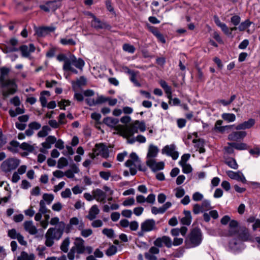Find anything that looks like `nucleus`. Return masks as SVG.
I'll use <instances>...</instances> for the list:
<instances>
[{
	"mask_svg": "<svg viewBox=\"0 0 260 260\" xmlns=\"http://www.w3.org/2000/svg\"><path fill=\"white\" fill-rule=\"evenodd\" d=\"M66 224L63 221H60L56 228H49L46 235L45 245L51 247L54 244V240H59L62 237L64 230Z\"/></svg>",
	"mask_w": 260,
	"mask_h": 260,
	"instance_id": "f257e3e1",
	"label": "nucleus"
},
{
	"mask_svg": "<svg viewBox=\"0 0 260 260\" xmlns=\"http://www.w3.org/2000/svg\"><path fill=\"white\" fill-rule=\"evenodd\" d=\"M203 240V235L200 229L194 228L191 230L186 240V244L192 248L199 246Z\"/></svg>",
	"mask_w": 260,
	"mask_h": 260,
	"instance_id": "f03ea898",
	"label": "nucleus"
},
{
	"mask_svg": "<svg viewBox=\"0 0 260 260\" xmlns=\"http://www.w3.org/2000/svg\"><path fill=\"white\" fill-rule=\"evenodd\" d=\"M85 64L84 60L81 58L77 59L75 56L73 55L69 58V60L66 61L63 66V70L64 71H71L76 74H78V71L72 66H74L78 69H82Z\"/></svg>",
	"mask_w": 260,
	"mask_h": 260,
	"instance_id": "7ed1b4c3",
	"label": "nucleus"
},
{
	"mask_svg": "<svg viewBox=\"0 0 260 260\" xmlns=\"http://www.w3.org/2000/svg\"><path fill=\"white\" fill-rule=\"evenodd\" d=\"M157 230L155 221L153 219H147L141 223V230L138 232L137 235L139 237H142L145 233Z\"/></svg>",
	"mask_w": 260,
	"mask_h": 260,
	"instance_id": "20e7f679",
	"label": "nucleus"
},
{
	"mask_svg": "<svg viewBox=\"0 0 260 260\" xmlns=\"http://www.w3.org/2000/svg\"><path fill=\"white\" fill-rule=\"evenodd\" d=\"M139 130L141 132H144L146 130V125L144 121H135L126 128L125 133L127 137H131L134 134L138 133Z\"/></svg>",
	"mask_w": 260,
	"mask_h": 260,
	"instance_id": "39448f33",
	"label": "nucleus"
},
{
	"mask_svg": "<svg viewBox=\"0 0 260 260\" xmlns=\"http://www.w3.org/2000/svg\"><path fill=\"white\" fill-rule=\"evenodd\" d=\"M20 160L16 158H9L1 164V168L5 173H9L15 170L19 165Z\"/></svg>",
	"mask_w": 260,
	"mask_h": 260,
	"instance_id": "423d86ee",
	"label": "nucleus"
},
{
	"mask_svg": "<svg viewBox=\"0 0 260 260\" xmlns=\"http://www.w3.org/2000/svg\"><path fill=\"white\" fill-rule=\"evenodd\" d=\"M154 245L157 247H162L164 245L170 248L172 246V241L170 237L163 236L155 239L153 242Z\"/></svg>",
	"mask_w": 260,
	"mask_h": 260,
	"instance_id": "0eeeda50",
	"label": "nucleus"
},
{
	"mask_svg": "<svg viewBox=\"0 0 260 260\" xmlns=\"http://www.w3.org/2000/svg\"><path fill=\"white\" fill-rule=\"evenodd\" d=\"M3 87H9L6 91H4L3 93V95L7 98L11 94L15 93L17 90V86L14 82L11 80H5L2 85Z\"/></svg>",
	"mask_w": 260,
	"mask_h": 260,
	"instance_id": "6e6552de",
	"label": "nucleus"
},
{
	"mask_svg": "<svg viewBox=\"0 0 260 260\" xmlns=\"http://www.w3.org/2000/svg\"><path fill=\"white\" fill-rule=\"evenodd\" d=\"M89 15L93 18L91 25L92 27L96 29H108L111 28V26L106 22L101 21L99 18H96L93 14L90 13Z\"/></svg>",
	"mask_w": 260,
	"mask_h": 260,
	"instance_id": "1a4fd4ad",
	"label": "nucleus"
},
{
	"mask_svg": "<svg viewBox=\"0 0 260 260\" xmlns=\"http://www.w3.org/2000/svg\"><path fill=\"white\" fill-rule=\"evenodd\" d=\"M146 165L153 172L163 170L165 167V164L163 161L156 162L154 159H149L146 161Z\"/></svg>",
	"mask_w": 260,
	"mask_h": 260,
	"instance_id": "9d476101",
	"label": "nucleus"
},
{
	"mask_svg": "<svg viewBox=\"0 0 260 260\" xmlns=\"http://www.w3.org/2000/svg\"><path fill=\"white\" fill-rule=\"evenodd\" d=\"M175 146L174 144H171L170 145H166L162 149V153L166 154L167 155L172 157L173 159L176 160L178 157V152L175 151Z\"/></svg>",
	"mask_w": 260,
	"mask_h": 260,
	"instance_id": "9b49d317",
	"label": "nucleus"
},
{
	"mask_svg": "<svg viewBox=\"0 0 260 260\" xmlns=\"http://www.w3.org/2000/svg\"><path fill=\"white\" fill-rule=\"evenodd\" d=\"M229 247L233 251H239L243 249L245 247L244 244L240 239L234 238L229 242Z\"/></svg>",
	"mask_w": 260,
	"mask_h": 260,
	"instance_id": "f8f14e48",
	"label": "nucleus"
},
{
	"mask_svg": "<svg viewBox=\"0 0 260 260\" xmlns=\"http://www.w3.org/2000/svg\"><path fill=\"white\" fill-rule=\"evenodd\" d=\"M228 176L232 179H235L239 181H241L243 183H246L247 181L243 174L240 171L235 172L232 171H226Z\"/></svg>",
	"mask_w": 260,
	"mask_h": 260,
	"instance_id": "ddd939ff",
	"label": "nucleus"
},
{
	"mask_svg": "<svg viewBox=\"0 0 260 260\" xmlns=\"http://www.w3.org/2000/svg\"><path fill=\"white\" fill-rule=\"evenodd\" d=\"M92 193L94 197V199L98 202L105 203L106 198V193L105 192L99 188H96L92 190Z\"/></svg>",
	"mask_w": 260,
	"mask_h": 260,
	"instance_id": "4468645a",
	"label": "nucleus"
},
{
	"mask_svg": "<svg viewBox=\"0 0 260 260\" xmlns=\"http://www.w3.org/2000/svg\"><path fill=\"white\" fill-rule=\"evenodd\" d=\"M95 147L99 151V154H100L103 157L107 158L109 156V149L106 145L103 143L96 144Z\"/></svg>",
	"mask_w": 260,
	"mask_h": 260,
	"instance_id": "2eb2a0df",
	"label": "nucleus"
},
{
	"mask_svg": "<svg viewBox=\"0 0 260 260\" xmlns=\"http://www.w3.org/2000/svg\"><path fill=\"white\" fill-rule=\"evenodd\" d=\"M255 122V121L254 119L250 118L247 121L238 124L236 126V129L237 130H240L250 128L254 125Z\"/></svg>",
	"mask_w": 260,
	"mask_h": 260,
	"instance_id": "dca6fc26",
	"label": "nucleus"
},
{
	"mask_svg": "<svg viewBox=\"0 0 260 260\" xmlns=\"http://www.w3.org/2000/svg\"><path fill=\"white\" fill-rule=\"evenodd\" d=\"M159 152V149L156 146L150 144L148 147L147 158L149 159H153L157 156Z\"/></svg>",
	"mask_w": 260,
	"mask_h": 260,
	"instance_id": "f3484780",
	"label": "nucleus"
},
{
	"mask_svg": "<svg viewBox=\"0 0 260 260\" xmlns=\"http://www.w3.org/2000/svg\"><path fill=\"white\" fill-rule=\"evenodd\" d=\"M246 135L244 131L234 132L228 136V139L231 141H237L239 139H243Z\"/></svg>",
	"mask_w": 260,
	"mask_h": 260,
	"instance_id": "a211bd4d",
	"label": "nucleus"
},
{
	"mask_svg": "<svg viewBox=\"0 0 260 260\" xmlns=\"http://www.w3.org/2000/svg\"><path fill=\"white\" fill-rule=\"evenodd\" d=\"M84 244V241L81 238L79 237L76 238L75 245L76 246L77 252L78 254H82L84 253L85 250Z\"/></svg>",
	"mask_w": 260,
	"mask_h": 260,
	"instance_id": "6ab92c4d",
	"label": "nucleus"
},
{
	"mask_svg": "<svg viewBox=\"0 0 260 260\" xmlns=\"http://www.w3.org/2000/svg\"><path fill=\"white\" fill-rule=\"evenodd\" d=\"M100 213V210L97 205L92 206L89 210L88 214L86 216V218L89 220H93L96 217V215Z\"/></svg>",
	"mask_w": 260,
	"mask_h": 260,
	"instance_id": "aec40b11",
	"label": "nucleus"
},
{
	"mask_svg": "<svg viewBox=\"0 0 260 260\" xmlns=\"http://www.w3.org/2000/svg\"><path fill=\"white\" fill-rule=\"evenodd\" d=\"M236 237L238 239H240L242 242L251 240L250 236L247 230L240 231Z\"/></svg>",
	"mask_w": 260,
	"mask_h": 260,
	"instance_id": "412c9836",
	"label": "nucleus"
},
{
	"mask_svg": "<svg viewBox=\"0 0 260 260\" xmlns=\"http://www.w3.org/2000/svg\"><path fill=\"white\" fill-rule=\"evenodd\" d=\"M185 216L181 219L180 222L183 225H189L191 222L192 217L190 211L184 210Z\"/></svg>",
	"mask_w": 260,
	"mask_h": 260,
	"instance_id": "4be33fe9",
	"label": "nucleus"
},
{
	"mask_svg": "<svg viewBox=\"0 0 260 260\" xmlns=\"http://www.w3.org/2000/svg\"><path fill=\"white\" fill-rule=\"evenodd\" d=\"M85 224L84 222H81L80 226H78V230L81 231V235L84 238H87L91 235L93 233V231L90 229H84Z\"/></svg>",
	"mask_w": 260,
	"mask_h": 260,
	"instance_id": "5701e85b",
	"label": "nucleus"
},
{
	"mask_svg": "<svg viewBox=\"0 0 260 260\" xmlns=\"http://www.w3.org/2000/svg\"><path fill=\"white\" fill-rule=\"evenodd\" d=\"M222 121L221 120H217L215 125L214 129L219 132L223 133L225 131L230 129L233 127V125H226V126H221L222 123Z\"/></svg>",
	"mask_w": 260,
	"mask_h": 260,
	"instance_id": "b1692460",
	"label": "nucleus"
},
{
	"mask_svg": "<svg viewBox=\"0 0 260 260\" xmlns=\"http://www.w3.org/2000/svg\"><path fill=\"white\" fill-rule=\"evenodd\" d=\"M19 51L21 52V55L24 57H27L29 55V51L32 50V44H29V49L27 46L23 45L18 48Z\"/></svg>",
	"mask_w": 260,
	"mask_h": 260,
	"instance_id": "393cba45",
	"label": "nucleus"
},
{
	"mask_svg": "<svg viewBox=\"0 0 260 260\" xmlns=\"http://www.w3.org/2000/svg\"><path fill=\"white\" fill-rule=\"evenodd\" d=\"M103 122L111 127H114L119 122V120L117 118L107 117L103 119Z\"/></svg>",
	"mask_w": 260,
	"mask_h": 260,
	"instance_id": "a878e982",
	"label": "nucleus"
},
{
	"mask_svg": "<svg viewBox=\"0 0 260 260\" xmlns=\"http://www.w3.org/2000/svg\"><path fill=\"white\" fill-rule=\"evenodd\" d=\"M47 4L49 5L50 11H55L61 6V3L59 0L48 1Z\"/></svg>",
	"mask_w": 260,
	"mask_h": 260,
	"instance_id": "bb28decb",
	"label": "nucleus"
},
{
	"mask_svg": "<svg viewBox=\"0 0 260 260\" xmlns=\"http://www.w3.org/2000/svg\"><path fill=\"white\" fill-rule=\"evenodd\" d=\"M192 142L196 144L195 147L199 149L200 153H204L205 151V149L204 148V141L203 140L201 139H193Z\"/></svg>",
	"mask_w": 260,
	"mask_h": 260,
	"instance_id": "cd10ccee",
	"label": "nucleus"
},
{
	"mask_svg": "<svg viewBox=\"0 0 260 260\" xmlns=\"http://www.w3.org/2000/svg\"><path fill=\"white\" fill-rule=\"evenodd\" d=\"M130 158H131L130 160H132L133 161H134V162H135L136 164H137L138 165V167L139 170L143 171H146L145 168L144 169H143L141 168V165H140L141 161H140L138 156L137 155V154L136 153L132 152V153H131Z\"/></svg>",
	"mask_w": 260,
	"mask_h": 260,
	"instance_id": "c85d7f7f",
	"label": "nucleus"
},
{
	"mask_svg": "<svg viewBox=\"0 0 260 260\" xmlns=\"http://www.w3.org/2000/svg\"><path fill=\"white\" fill-rule=\"evenodd\" d=\"M10 145L11 146H8L7 147L8 149L13 153H16L18 152V147H20V143L15 140H12L10 142Z\"/></svg>",
	"mask_w": 260,
	"mask_h": 260,
	"instance_id": "c756f323",
	"label": "nucleus"
},
{
	"mask_svg": "<svg viewBox=\"0 0 260 260\" xmlns=\"http://www.w3.org/2000/svg\"><path fill=\"white\" fill-rule=\"evenodd\" d=\"M224 163L227 165L229 167L233 169H237L238 165L236 160L232 157L226 158L224 160Z\"/></svg>",
	"mask_w": 260,
	"mask_h": 260,
	"instance_id": "7c9ffc66",
	"label": "nucleus"
},
{
	"mask_svg": "<svg viewBox=\"0 0 260 260\" xmlns=\"http://www.w3.org/2000/svg\"><path fill=\"white\" fill-rule=\"evenodd\" d=\"M70 243V238H66L62 242L60 245V249L62 251L66 253L68 251L69 246Z\"/></svg>",
	"mask_w": 260,
	"mask_h": 260,
	"instance_id": "2f4dec72",
	"label": "nucleus"
},
{
	"mask_svg": "<svg viewBox=\"0 0 260 260\" xmlns=\"http://www.w3.org/2000/svg\"><path fill=\"white\" fill-rule=\"evenodd\" d=\"M9 113L11 117H16L18 114H21L24 113V109L23 108L17 107L15 110H13L12 109L9 110Z\"/></svg>",
	"mask_w": 260,
	"mask_h": 260,
	"instance_id": "473e14b6",
	"label": "nucleus"
},
{
	"mask_svg": "<svg viewBox=\"0 0 260 260\" xmlns=\"http://www.w3.org/2000/svg\"><path fill=\"white\" fill-rule=\"evenodd\" d=\"M27 2V0H24L23 3L16 2V8L19 11L22 10L24 12L27 11V10L29 9V7L26 5Z\"/></svg>",
	"mask_w": 260,
	"mask_h": 260,
	"instance_id": "72a5a7b5",
	"label": "nucleus"
},
{
	"mask_svg": "<svg viewBox=\"0 0 260 260\" xmlns=\"http://www.w3.org/2000/svg\"><path fill=\"white\" fill-rule=\"evenodd\" d=\"M222 118L228 122H233L236 119V116L233 113H223L221 115Z\"/></svg>",
	"mask_w": 260,
	"mask_h": 260,
	"instance_id": "f704fd0d",
	"label": "nucleus"
},
{
	"mask_svg": "<svg viewBox=\"0 0 260 260\" xmlns=\"http://www.w3.org/2000/svg\"><path fill=\"white\" fill-rule=\"evenodd\" d=\"M2 51L5 53H8L13 52H17L19 51L18 48H16L13 46H9L5 45L4 47L1 48Z\"/></svg>",
	"mask_w": 260,
	"mask_h": 260,
	"instance_id": "c9c22d12",
	"label": "nucleus"
},
{
	"mask_svg": "<svg viewBox=\"0 0 260 260\" xmlns=\"http://www.w3.org/2000/svg\"><path fill=\"white\" fill-rule=\"evenodd\" d=\"M231 147L234 148L237 150H245L247 149V145L245 143H229Z\"/></svg>",
	"mask_w": 260,
	"mask_h": 260,
	"instance_id": "e433bc0d",
	"label": "nucleus"
},
{
	"mask_svg": "<svg viewBox=\"0 0 260 260\" xmlns=\"http://www.w3.org/2000/svg\"><path fill=\"white\" fill-rule=\"evenodd\" d=\"M50 131V128L47 126H43L42 129L39 131L38 133V136L40 138L46 137L48 133V132Z\"/></svg>",
	"mask_w": 260,
	"mask_h": 260,
	"instance_id": "4c0bfd02",
	"label": "nucleus"
},
{
	"mask_svg": "<svg viewBox=\"0 0 260 260\" xmlns=\"http://www.w3.org/2000/svg\"><path fill=\"white\" fill-rule=\"evenodd\" d=\"M139 72L138 71H137V72L134 71V72H133V73H132L129 75L131 76V77H130L131 81L132 82H133L136 86H137V87H140L141 86V84L136 79V76H137V74H139Z\"/></svg>",
	"mask_w": 260,
	"mask_h": 260,
	"instance_id": "58836bf2",
	"label": "nucleus"
},
{
	"mask_svg": "<svg viewBox=\"0 0 260 260\" xmlns=\"http://www.w3.org/2000/svg\"><path fill=\"white\" fill-rule=\"evenodd\" d=\"M122 49L124 51L130 53H134L136 50V48L133 45L127 43L123 45Z\"/></svg>",
	"mask_w": 260,
	"mask_h": 260,
	"instance_id": "ea45409f",
	"label": "nucleus"
},
{
	"mask_svg": "<svg viewBox=\"0 0 260 260\" xmlns=\"http://www.w3.org/2000/svg\"><path fill=\"white\" fill-rule=\"evenodd\" d=\"M23 225L25 230L32 235V221L31 220L25 221Z\"/></svg>",
	"mask_w": 260,
	"mask_h": 260,
	"instance_id": "a19ab883",
	"label": "nucleus"
},
{
	"mask_svg": "<svg viewBox=\"0 0 260 260\" xmlns=\"http://www.w3.org/2000/svg\"><path fill=\"white\" fill-rule=\"evenodd\" d=\"M60 43L63 45L74 46L76 43L73 39L62 38L60 40Z\"/></svg>",
	"mask_w": 260,
	"mask_h": 260,
	"instance_id": "79ce46f5",
	"label": "nucleus"
},
{
	"mask_svg": "<svg viewBox=\"0 0 260 260\" xmlns=\"http://www.w3.org/2000/svg\"><path fill=\"white\" fill-rule=\"evenodd\" d=\"M251 24V22L249 20L247 19L239 24L238 29L240 31H243L248 28Z\"/></svg>",
	"mask_w": 260,
	"mask_h": 260,
	"instance_id": "37998d69",
	"label": "nucleus"
},
{
	"mask_svg": "<svg viewBox=\"0 0 260 260\" xmlns=\"http://www.w3.org/2000/svg\"><path fill=\"white\" fill-rule=\"evenodd\" d=\"M68 165V160L63 157H60L58 160L57 168L62 169L63 167Z\"/></svg>",
	"mask_w": 260,
	"mask_h": 260,
	"instance_id": "c03bdc74",
	"label": "nucleus"
},
{
	"mask_svg": "<svg viewBox=\"0 0 260 260\" xmlns=\"http://www.w3.org/2000/svg\"><path fill=\"white\" fill-rule=\"evenodd\" d=\"M39 212L41 214H45L47 213H50L51 211L48 210L45 206V202L43 200H41L40 202V209Z\"/></svg>",
	"mask_w": 260,
	"mask_h": 260,
	"instance_id": "a18cd8bd",
	"label": "nucleus"
},
{
	"mask_svg": "<svg viewBox=\"0 0 260 260\" xmlns=\"http://www.w3.org/2000/svg\"><path fill=\"white\" fill-rule=\"evenodd\" d=\"M117 247L114 245L110 246L106 250V254L108 256L114 255L117 252Z\"/></svg>",
	"mask_w": 260,
	"mask_h": 260,
	"instance_id": "49530a36",
	"label": "nucleus"
},
{
	"mask_svg": "<svg viewBox=\"0 0 260 260\" xmlns=\"http://www.w3.org/2000/svg\"><path fill=\"white\" fill-rule=\"evenodd\" d=\"M36 34L39 37H43L47 35L45 27L35 28Z\"/></svg>",
	"mask_w": 260,
	"mask_h": 260,
	"instance_id": "de8ad7c7",
	"label": "nucleus"
},
{
	"mask_svg": "<svg viewBox=\"0 0 260 260\" xmlns=\"http://www.w3.org/2000/svg\"><path fill=\"white\" fill-rule=\"evenodd\" d=\"M54 199V196L52 194L44 193L43 196V200L46 201L47 204H50Z\"/></svg>",
	"mask_w": 260,
	"mask_h": 260,
	"instance_id": "09e8293b",
	"label": "nucleus"
},
{
	"mask_svg": "<svg viewBox=\"0 0 260 260\" xmlns=\"http://www.w3.org/2000/svg\"><path fill=\"white\" fill-rule=\"evenodd\" d=\"M45 220L40 221V224L43 229H46L48 225V220L50 218V215L49 214H44Z\"/></svg>",
	"mask_w": 260,
	"mask_h": 260,
	"instance_id": "8fccbe9b",
	"label": "nucleus"
},
{
	"mask_svg": "<svg viewBox=\"0 0 260 260\" xmlns=\"http://www.w3.org/2000/svg\"><path fill=\"white\" fill-rule=\"evenodd\" d=\"M102 233L104 235L107 236L109 238H112L114 237V230L112 229H104Z\"/></svg>",
	"mask_w": 260,
	"mask_h": 260,
	"instance_id": "3c124183",
	"label": "nucleus"
},
{
	"mask_svg": "<svg viewBox=\"0 0 260 260\" xmlns=\"http://www.w3.org/2000/svg\"><path fill=\"white\" fill-rule=\"evenodd\" d=\"M20 148L22 150H26L29 152H32V146L26 142L22 143L20 144Z\"/></svg>",
	"mask_w": 260,
	"mask_h": 260,
	"instance_id": "603ef678",
	"label": "nucleus"
},
{
	"mask_svg": "<svg viewBox=\"0 0 260 260\" xmlns=\"http://www.w3.org/2000/svg\"><path fill=\"white\" fill-rule=\"evenodd\" d=\"M83 222L82 220H79L77 217H72L70 219V225H77L80 226L81 223Z\"/></svg>",
	"mask_w": 260,
	"mask_h": 260,
	"instance_id": "864d4df0",
	"label": "nucleus"
},
{
	"mask_svg": "<svg viewBox=\"0 0 260 260\" xmlns=\"http://www.w3.org/2000/svg\"><path fill=\"white\" fill-rule=\"evenodd\" d=\"M180 166L182 167V172L185 174H188L191 172L192 168L189 164H183L180 165Z\"/></svg>",
	"mask_w": 260,
	"mask_h": 260,
	"instance_id": "5fc2aeb1",
	"label": "nucleus"
},
{
	"mask_svg": "<svg viewBox=\"0 0 260 260\" xmlns=\"http://www.w3.org/2000/svg\"><path fill=\"white\" fill-rule=\"evenodd\" d=\"M241 21V18L238 15H234L231 18V23L235 26H237L239 24Z\"/></svg>",
	"mask_w": 260,
	"mask_h": 260,
	"instance_id": "6e6d98bb",
	"label": "nucleus"
},
{
	"mask_svg": "<svg viewBox=\"0 0 260 260\" xmlns=\"http://www.w3.org/2000/svg\"><path fill=\"white\" fill-rule=\"evenodd\" d=\"M203 195L199 192H196L192 195V200L196 202L202 201Z\"/></svg>",
	"mask_w": 260,
	"mask_h": 260,
	"instance_id": "4d7b16f0",
	"label": "nucleus"
},
{
	"mask_svg": "<svg viewBox=\"0 0 260 260\" xmlns=\"http://www.w3.org/2000/svg\"><path fill=\"white\" fill-rule=\"evenodd\" d=\"M70 103L71 102L70 101L64 100L59 102L58 103V105L61 109L65 110L66 106H69Z\"/></svg>",
	"mask_w": 260,
	"mask_h": 260,
	"instance_id": "13d9d810",
	"label": "nucleus"
},
{
	"mask_svg": "<svg viewBox=\"0 0 260 260\" xmlns=\"http://www.w3.org/2000/svg\"><path fill=\"white\" fill-rule=\"evenodd\" d=\"M34 235H36V237H42L44 235V231L43 229H37L35 226H34Z\"/></svg>",
	"mask_w": 260,
	"mask_h": 260,
	"instance_id": "bf43d9fd",
	"label": "nucleus"
},
{
	"mask_svg": "<svg viewBox=\"0 0 260 260\" xmlns=\"http://www.w3.org/2000/svg\"><path fill=\"white\" fill-rule=\"evenodd\" d=\"M176 192L175 193V196L177 198H180L182 197L185 194V190L183 188L181 187H178L176 189Z\"/></svg>",
	"mask_w": 260,
	"mask_h": 260,
	"instance_id": "052dcab7",
	"label": "nucleus"
},
{
	"mask_svg": "<svg viewBox=\"0 0 260 260\" xmlns=\"http://www.w3.org/2000/svg\"><path fill=\"white\" fill-rule=\"evenodd\" d=\"M190 156V155L188 153L184 154L181 156V160L179 162V164L180 165H183V164H186V162L189 159Z\"/></svg>",
	"mask_w": 260,
	"mask_h": 260,
	"instance_id": "680f3d73",
	"label": "nucleus"
},
{
	"mask_svg": "<svg viewBox=\"0 0 260 260\" xmlns=\"http://www.w3.org/2000/svg\"><path fill=\"white\" fill-rule=\"evenodd\" d=\"M151 212L153 214H154L155 215H156V214H159V213L162 214L165 212L164 210L162 208V207H161L159 208H157V207H154V206L152 207Z\"/></svg>",
	"mask_w": 260,
	"mask_h": 260,
	"instance_id": "e2e57ef3",
	"label": "nucleus"
},
{
	"mask_svg": "<svg viewBox=\"0 0 260 260\" xmlns=\"http://www.w3.org/2000/svg\"><path fill=\"white\" fill-rule=\"evenodd\" d=\"M18 234H20V233H17L16 230L14 229H11L8 231V236L13 239H16Z\"/></svg>",
	"mask_w": 260,
	"mask_h": 260,
	"instance_id": "0e129e2a",
	"label": "nucleus"
},
{
	"mask_svg": "<svg viewBox=\"0 0 260 260\" xmlns=\"http://www.w3.org/2000/svg\"><path fill=\"white\" fill-rule=\"evenodd\" d=\"M239 231V228H229L228 235L230 236H236Z\"/></svg>",
	"mask_w": 260,
	"mask_h": 260,
	"instance_id": "69168bd1",
	"label": "nucleus"
},
{
	"mask_svg": "<svg viewBox=\"0 0 260 260\" xmlns=\"http://www.w3.org/2000/svg\"><path fill=\"white\" fill-rule=\"evenodd\" d=\"M78 86L85 85L86 84V79L84 76H81L76 81Z\"/></svg>",
	"mask_w": 260,
	"mask_h": 260,
	"instance_id": "338daca9",
	"label": "nucleus"
},
{
	"mask_svg": "<svg viewBox=\"0 0 260 260\" xmlns=\"http://www.w3.org/2000/svg\"><path fill=\"white\" fill-rule=\"evenodd\" d=\"M135 199L133 198L125 200L123 203L122 205L124 206H129L133 205L135 204Z\"/></svg>",
	"mask_w": 260,
	"mask_h": 260,
	"instance_id": "774afa93",
	"label": "nucleus"
}]
</instances>
